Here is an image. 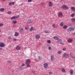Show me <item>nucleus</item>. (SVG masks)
Returning a JSON list of instances; mask_svg holds the SVG:
<instances>
[{
  "label": "nucleus",
  "instance_id": "f3484780",
  "mask_svg": "<svg viewBox=\"0 0 75 75\" xmlns=\"http://www.w3.org/2000/svg\"><path fill=\"white\" fill-rule=\"evenodd\" d=\"M20 32L21 33H23V31H24V29L23 28H22L20 29Z\"/></svg>",
  "mask_w": 75,
  "mask_h": 75
},
{
  "label": "nucleus",
  "instance_id": "5701e85b",
  "mask_svg": "<svg viewBox=\"0 0 75 75\" xmlns=\"http://www.w3.org/2000/svg\"><path fill=\"white\" fill-rule=\"evenodd\" d=\"M14 35L16 37H18V33L17 32H16L15 33Z\"/></svg>",
  "mask_w": 75,
  "mask_h": 75
},
{
  "label": "nucleus",
  "instance_id": "6e6552de",
  "mask_svg": "<svg viewBox=\"0 0 75 75\" xmlns=\"http://www.w3.org/2000/svg\"><path fill=\"white\" fill-rule=\"evenodd\" d=\"M51 59L52 61H54V56L53 55H52L51 56Z\"/></svg>",
  "mask_w": 75,
  "mask_h": 75
},
{
  "label": "nucleus",
  "instance_id": "6ab92c4d",
  "mask_svg": "<svg viewBox=\"0 0 75 75\" xmlns=\"http://www.w3.org/2000/svg\"><path fill=\"white\" fill-rule=\"evenodd\" d=\"M53 38L54 40H58V37L57 36H54Z\"/></svg>",
  "mask_w": 75,
  "mask_h": 75
},
{
  "label": "nucleus",
  "instance_id": "ddd939ff",
  "mask_svg": "<svg viewBox=\"0 0 75 75\" xmlns=\"http://www.w3.org/2000/svg\"><path fill=\"white\" fill-rule=\"evenodd\" d=\"M62 72L65 73V71H66V69H65V68H62Z\"/></svg>",
  "mask_w": 75,
  "mask_h": 75
},
{
  "label": "nucleus",
  "instance_id": "dca6fc26",
  "mask_svg": "<svg viewBox=\"0 0 75 75\" xmlns=\"http://www.w3.org/2000/svg\"><path fill=\"white\" fill-rule=\"evenodd\" d=\"M28 23L29 24H32V23H33V21L31 19H29Z\"/></svg>",
  "mask_w": 75,
  "mask_h": 75
},
{
  "label": "nucleus",
  "instance_id": "bf43d9fd",
  "mask_svg": "<svg viewBox=\"0 0 75 75\" xmlns=\"http://www.w3.org/2000/svg\"><path fill=\"white\" fill-rule=\"evenodd\" d=\"M33 73H35V71H34V72H33Z\"/></svg>",
  "mask_w": 75,
  "mask_h": 75
},
{
  "label": "nucleus",
  "instance_id": "603ef678",
  "mask_svg": "<svg viewBox=\"0 0 75 75\" xmlns=\"http://www.w3.org/2000/svg\"><path fill=\"white\" fill-rule=\"evenodd\" d=\"M61 44H62V45H64V43H61Z\"/></svg>",
  "mask_w": 75,
  "mask_h": 75
},
{
  "label": "nucleus",
  "instance_id": "4be33fe9",
  "mask_svg": "<svg viewBox=\"0 0 75 75\" xmlns=\"http://www.w3.org/2000/svg\"><path fill=\"white\" fill-rule=\"evenodd\" d=\"M44 33H50V32L49 31V30H44Z\"/></svg>",
  "mask_w": 75,
  "mask_h": 75
},
{
  "label": "nucleus",
  "instance_id": "a19ab883",
  "mask_svg": "<svg viewBox=\"0 0 75 75\" xmlns=\"http://www.w3.org/2000/svg\"><path fill=\"white\" fill-rule=\"evenodd\" d=\"M3 25V23H0V27H1Z\"/></svg>",
  "mask_w": 75,
  "mask_h": 75
},
{
  "label": "nucleus",
  "instance_id": "37998d69",
  "mask_svg": "<svg viewBox=\"0 0 75 75\" xmlns=\"http://www.w3.org/2000/svg\"><path fill=\"white\" fill-rule=\"evenodd\" d=\"M28 1L29 3L31 2V1H32V0H28Z\"/></svg>",
  "mask_w": 75,
  "mask_h": 75
},
{
  "label": "nucleus",
  "instance_id": "79ce46f5",
  "mask_svg": "<svg viewBox=\"0 0 75 75\" xmlns=\"http://www.w3.org/2000/svg\"><path fill=\"white\" fill-rule=\"evenodd\" d=\"M25 29H26V30H29V28H26L25 27Z\"/></svg>",
  "mask_w": 75,
  "mask_h": 75
},
{
  "label": "nucleus",
  "instance_id": "864d4df0",
  "mask_svg": "<svg viewBox=\"0 0 75 75\" xmlns=\"http://www.w3.org/2000/svg\"><path fill=\"white\" fill-rule=\"evenodd\" d=\"M0 50H2V48H0Z\"/></svg>",
  "mask_w": 75,
  "mask_h": 75
},
{
  "label": "nucleus",
  "instance_id": "c9c22d12",
  "mask_svg": "<svg viewBox=\"0 0 75 75\" xmlns=\"http://www.w3.org/2000/svg\"><path fill=\"white\" fill-rule=\"evenodd\" d=\"M66 50H67V48H66V47H64L63 48L62 50L64 51H66Z\"/></svg>",
  "mask_w": 75,
  "mask_h": 75
},
{
  "label": "nucleus",
  "instance_id": "9d476101",
  "mask_svg": "<svg viewBox=\"0 0 75 75\" xmlns=\"http://www.w3.org/2000/svg\"><path fill=\"white\" fill-rule=\"evenodd\" d=\"M67 41L69 43H71V42H72V41H73V40L69 39L67 40Z\"/></svg>",
  "mask_w": 75,
  "mask_h": 75
},
{
  "label": "nucleus",
  "instance_id": "9b49d317",
  "mask_svg": "<svg viewBox=\"0 0 75 75\" xmlns=\"http://www.w3.org/2000/svg\"><path fill=\"white\" fill-rule=\"evenodd\" d=\"M62 7L63 8H66V9H68V6L67 5H63Z\"/></svg>",
  "mask_w": 75,
  "mask_h": 75
},
{
  "label": "nucleus",
  "instance_id": "3c124183",
  "mask_svg": "<svg viewBox=\"0 0 75 75\" xmlns=\"http://www.w3.org/2000/svg\"><path fill=\"white\" fill-rule=\"evenodd\" d=\"M18 17H19V16L18 15L16 16V18H18Z\"/></svg>",
  "mask_w": 75,
  "mask_h": 75
},
{
  "label": "nucleus",
  "instance_id": "aec40b11",
  "mask_svg": "<svg viewBox=\"0 0 75 75\" xmlns=\"http://www.w3.org/2000/svg\"><path fill=\"white\" fill-rule=\"evenodd\" d=\"M30 31H34V28L33 27H31L30 29Z\"/></svg>",
  "mask_w": 75,
  "mask_h": 75
},
{
  "label": "nucleus",
  "instance_id": "2eb2a0df",
  "mask_svg": "<svg viewBox=\"0 0 75 75\" xmlns=\"http://www.w3.org/2000/svg\"><path fill=\"white\" fill-rule=\"evenodd\" d=\"M15 3L14 2H10L9 3V6H11L12 5H14Z\"/></svg>",
  "mask_w": 75,
  "mask_h": 75
},
{
  "label": "nucleus",
  "instance_id": "bb28decb",
  "mask_svg": "<svg viewBox=\"0 0 75 75\" xmlns=\"http://www.w3.org/2000/svg\"><path fill=\"white\" fill-rule=\"evenodd\" d=\"M12 23L14 24H16V23H17V21H12Z\"/></svg>",
  "mask_w": 75,
  "mask_h": 75
},
{
  "label": "nucleus",
  "instance_id": "412c9836",
  "mask_svg": "<svg viewBox=\"0 0 75 75\" xmlns=\"http://www.w3.org/2000/svg\"><path fill=\"white\" fill-rule=\"evenodd\" d=\"M68 28V26L66 25H65L63 26V29H66V28Z\"/></svg>",
  "mask_w": 75,
  "mask_h": 75
},
{
  "label": "nucleus",
  "instance_id": "1a4fd4ad",
  "mask_svg": "<svg viewBox=\"0 0 75 75\" xmlns=\"http://www.w3.org/2000/svg\"><path fill=\"white\" fill-rule=\"evenodd\" d=\"M49 7H52V6L53 5V4L51 2H49Z\"/></svg>",
  "mask_w": 75,
  "mask_h": 75
},
{
  "label": "nucleus",
  "instance_id": "0eeeda50",
  "mask_svg": "<svg viewBox=\"0 0 75 75\" xmlns=\"http://www.w3.org/2000/svg\"><path fill=\"white\" fill-rule=\"evenodd\" d=\"M41 38V36H40V35H37L35 36V38L36 39H40Z\"/></svg>",
  "mask_w": 75,
  "mask_h": 75
},
{
  "label": "nucleus",
  "instance_id": "4468645a",
  "mask_svg": "<svg viewBox=\"0 0 75 75\" xmlns=\"http://www.w3.org/2000/svg\"><path fill=\"white\" fill-rule=\"evenodd\" d=\"M71 9L72 11H75V7L74 6H71Z\"/></svg>",
  "mask_w": 75,
  "mask_h": 75
},
{
  "label": "nucleus",
  "instance_id": "052dcab7",
  "mask_svg": "<svg viewBox=\"0 0 75 75\" xmlns=\"http://www.w3.org/2000/svg\"><path fill=\"white\" fill-rule=\"evenodd\" d=\"M0 31H1L0 30Z\"/></svg>",
  "mask_w": 75,
  "mask_h": 75
},
{
  "label": "nucleus",
  "instance_id": "2f4dec72",
  "mask_svg": "<svg viewBox=\"0 0 75 75\" xmlns=\"http://www.w3.org/2000/svg\"><path fill=\"white\" fill-rule=\"evenodd\" d=\"M64 25V23L63 22H62L60 24V26L62 27Z\"/></svg>",
  "mask_w": 75,
  "mask_h": 75
},
{
  "label": "nucleus",
  "instance_id": "de8ad7c7",
  "mask_svg": "<svg viewBox=\"0 0 75 75\" xmlns=\"http://www.w3.org/2000/svg\"><path fill=\"white\" fill-rule=\"evenodd\" d=\"M11 13V11H9L8 12V14H10Z\"/></svg>",
  "mask_w": 75,
  "mask_h": 75
},
{
  "label": "nucleus",
  "instance_id": "6e6d98bb",
  "mask_svg": "<svg viewBox=\"0 0 75 75\" xmlns=\"http://www.w3.org/2000/svg\"><path fill=\"white\" fill-rule=\"evenodd\" d=\"M75 34V33H73V34H74H74Z\"/></svg>",
  "mask_w": 75,
  "mask_h": 75
},
{
  "label": "nucleus",
  "instance_id": "f8f14e48",
  "mask_svg": "<svg viewBox=\"0 0 75 75\" xmlns=\"http://www.w3.org/2000/svg\"><path fill=\"white\" fill-rule=\"evenodd\" d=\"M16 48V50H20V47L19 46H17Z\"/></svg>",
  "mask_w": 75,
  "mask_h": 75
},
{
  "label": "nucleus",
  "instance_id": "4c0bfd02",
  "mask_svg": "<svg viewBox=\"0 0 75 75\" xmlns=\"http://www.w3.org/2000/svg\"><path fill=\"white\" fill-rule=\"evenodd\" d=\"M38 59L39 60H41L42 59V58H41V57H38Z\"/></svg>",
  "mask_w": 75,
  "mask_h": 75
},
{
  "label": "nucleus",
  "instance_id": "f03ea898",
  "mask_svg": "<svg viewBox=\"0 0 75 75\" xmlns=\"http://www.w3.org/2000/svg\"><path fill=\"white\" fill-rule=\"evenodd\" d=\"M63 57L65 59L68 58H69V55L66 53H64L63 54Z\"/></svg>",
  "mask_w": 75,
  "mask_h": 75
},
{
  "label": "nucleus",
  "instance_id": "f257e3e1",
  "mask_svg": "<svg viewBox=\"0 0 75 75\" xmlns=\"http://www.w3.org/2000/svg\"><path fill=\"white\" fill-rule=\"evenodd\" d=\"M75 29V27H71L69 28L68 29H67V31L68 32H70V31H74Z\"/></svg>",
  "mask_w": 75,
  "mask_h": 75
},
{
  "label": "nucleus",
  "instance_id": "13d9d810",
  "mask_svg": "<svg viewBox=\"0 0 75 75\" xmlns=\"http://www.w3.org/2000/svg\"><path fill=\"white\" fill-rule=\"evenodd\" d=\"M1 37V35H0V38Z\"/></svg>",
  "mask_w": 75,
  "mask_h": 75
},
{
  "label": "nucleus",
  "instance_id": "a211bd4d",
  "mask_svg": "<svg viewBox=\"0 0 75 75\" xmlns=\"http://www.w3.org/2000/svg\"><path fill=\"white\" fill-rule=\"evenodd\" d=\"M24 69V67L22 66H21L19 68L18 70L19 71H21L22 70V69Z\"/></svg>",
  "mask_w": 75,
  "mask_h": 75
},
{
  "label": "nucleus",
  "instance_id": "e433bc0d",
  "mask_svg": "<svg viewBox=\"0 0 75 75\" xmlns=\"http://www.w3.org/2000/svg\"><path fill=\"white\" fill-rule=\"evenodd\" d=\"M16 18V17L13 16L11 18V20H13V19H15Z\"/></svg>",
  "mask_w": 75,
  "mask_h": 75
},
{
  "label": "nucleus",
  "instance_id": "c85d7f7f",
  "mask_svg": "<svg viewBox=\"0 0 75 75\" xmlns=\"http://www.w3.org/2000/svg\"><path fill=\"white\" fill-rule=\"evenodd\" d=\"M70 72L71 75H72V74H73V70H70Z\"/></svg>",
  "mask_w": 75,
  "mask_h": 75
},
{
  "label": "nucleus",
  "instance_id": "a18cd8bd",
  "mask_svg": "<svg viewBox=\"0 0 75 75\" xmlns=\"http://www.w3.org/2000/svg\"><path fill=\"white\" fill-rule=\"evenodd\" d=\"M22 67H23L24 66H25V64H24V63H23L22 64Z\"/></svg>",
  "mask_w": 75,
  "mask_h": 75
},
{
  "label": "nucleus",
  "instance_id": "58836bf2",
  "mask_svg": "<svg viewBox=\"0 0 75 75\" xmlns=\"http://www.w3.org/2000/svg\"><path fill=\"white\" fill-rule=\"evenodd\" d=\"M7 62H8V63H9L10 64L11 63V61H10V60H8L7 61Z\"/></svg>",
  "mask_w": 75,
  "mask_h": 75
},
{
  "label": "nucleus",
  "instance_id": "423d86ee",
  "mask_svg": "<svg viewBox=\"0 0 75 75\" xmlns=\"http://www.w3.org/2000/svg\"><path fill=\"white\" fill-rule=\"evenodd\" d=\"M43 67L44 68H47L48 67V64L47 63H45L43 64Z\"/></svg>",
  "mask_w": 75,
  "mask_h": 75
},
{
  "label": "nucleus",
  "instance_id": "393cba45",
  "mask_svg": "<svg viewBox=\"0 0 75 75\" xmlns=\"http://www.w3.org/2000/svg\"><path fill=\"white\" fill-rule=\"evenodd\" d=\"M4 11V8H1L0 9V11H2V12Z\"/></svg>",
  "mask_w": 75,
  "mask_h": 75
},
{
  "label": "nucleus",
  "instance_id": "8fccbe9b",
  "mask_svg": "<svg viewBox=\"0 0 75 75\" xmlns=\"http://www.w3.org/2000/svg\"><path fill=\"white\" fill-rule=\"evenodd\" d=\"M49 74L50 75L51 74H52V72H50Z\"/></svg>",
  "mask_w": 75,
  "mask_h": 75
},
{
  "label": "nucleus",
  "instance_id": "c03bdc74",
  "mask_svg": "<svg viewBox=\"0 0 75 75\" xmlns=\"http://www.w3.org/2000/svg\"><path fill=\"white\" fill-rule=\"evenodd\" d=\"M41 4H42V5H45V3L44 2L41 3Z\"/></svg>",
  "mask_w": 75,
  "mask_h": 75
},
{
  "label": "nucleus",
  "instance_id": "b1692460",
  "mask_svg": "<svg viewBox=\"0 0 75 75\" xmlns=\"http://www.w3.org/2000/svg\"><path fill=\"white\" fill-rule=\"evenodd\" d=\"M29 64V63L26 64V66L28 68H30V67H31V65Z\"/></svg>",
  "mask_w": 75,
  "mask_h": 75
},
{
  "label": "nucleus",
  "instance_id": "f704fd0d",
  "mask_svg": "<svg viewBox=\"0 0 75 75\" xmlns=\"http://www.w3.org/2000/svg\"><path fill=\"white\" fill-rule=\"evenodd\" d=\"M57 53V54H61V52L60 51H58Z\"/></svg>",
  "mask_w": 75,
  "mask_h": 75
},
{
  "label": "nucleus",
  "instance_id": "09e8293b",
  "mask_svg": "<svg viewBox=\"0 0 75 75\" xmlns=\"http://www.w3.org/2000/svg\"><path fill=\"white\" fill-rule=\"evenodd\" d=\"M48 49H49V50H51V47H48Z\"/></svg>",
  "mask_w": 75,
  "mask_h": 75
},
{
  "label": "nucleus",
  "instance_id": "a878e982",
  "mask_svg": "<svg viewBox=\"0 0 75 75\" xmlns=\"http://www.w3.org/2000/svg\"><path fill=\"white\" fill-rule=\"evenodd\" d=\"M52 26L54 28H57V26H55V24H53L52 25Z\"/></svg>",
  "mask_w": 75,
  "mask_h": 75
},
{
  "label": "nucleus",
  "instance_id": "ea45409f",
  "mask_svg": "<svg viewBox=\"0 0 75 75\" xmlns=\"http://www.w3.org/2000/svg\"><path fill=\"white\" fill-rule=\"evenodd\" d=\"M13 41H17V40L16 38H13Z\"/></svg>",
  "mask_w": 75,
  "mask_h": 75
},
{
  "label": "nucleus",
  "instance_id": "20e7f679",
  "mask_svg": "<svg viewBox=\"0 0 75 75\" xmlns=\"http://www.w3.org/2000/svg\"><path fill=\"white\" fill-rule=\"evenodd\" d=\"M62 16H63V14L62 12H59L58 14V16L59 17H62Z\"/></svg>",
  "mask_w": 75,
  "mask_h": 75
},
{
  "label": "nucleus",
  "instance_id": "7c9ffc66",
  "mask_svg": "<svg viewBox=\"0 0 75 75\" xmlns=\"http://www.w3.org/2000/svg\"><path fill=\"white\" fill-rule=\"evenodd\" d=\"M71 21L72 22H74L75 21V18H72L71 19Z\"/></svg>",
  "mask_w": 75,
  "mask_h": 75
},
{
  "label": "nucleus",
  "instance_id": "473e14b6",
  "mask_svg": "<svg viewBox=\"0 0 75 75\" xmlns=\"http://www.w3.org/2000/svg\"><path fill=\"white\" fill-rule=\"evenodd\" d=\"M75 15V13H74L73 14H72L71 15V16L72 17H73Z\"/></svg>",
  "mask_w": 75,
  "mask_h": 75
},
{
  "label": "nucleus",
  "instance_id": "4d7b16f0",
  "mask_svg": "<svg viewBox=\"0 0 75 75\" xmlns=\"http://www.w3.org/2000/svg\"><path fill=\"white\" fill-rule=\"evenodd\" d=\"M3 0V1H6V0Z\"/></svg>",
  "mask_w": 75,
  "mask_h": 75
},
{
  "label": "nucleus",
  "instance_id": "72a5a7b5",
  "mask_svg": "<svg viewBox=\"0 0 75 75\" xmlns=\"http://www.w3.org/2000/svg\"><path fill=\"white\" fill-rule=\"evenodd\" d=\"M58 42H61V41H62V40L60 39H58Z\"/></svg>",
  "mask_w": 75,
  "mask_h": 75
},
{
  "label": "nucleus",
  "instance_id": "7ed1b4c3",
  "mask_svg": "<svg viewBox=\"0 0 75 75\" xmlns=\"http://www.w3.org/2000/svg\"><path fill=\"white\" fill-rule=\"evenodd\" d=\"M4 47V44L2 42H0V48H3Z\"/></svg>",
  "mask_w": 75,
  "mask_h": 75
},
{
  "label": "nucleus",
  "instance_id": "39448f33",
  "mask_svg": "<svg viewBox=\"0 0 75 75\" xmlns=\"http://www.w3.org/2000/svg\"><path fill=\"white\" fill-rule=\"evenodd\" d=\"M30 62H31V59H28L26 60L25 64H30Z\"/></svg>",
  "mask_w": 75,
  "mask_h": 75
},
{
  "label": "nucleus",
  "instance_id": "cd10ccee",
  "mask_svg": "<svg viewBox=\"0 0 75 75\" xmlns=\"http://www.w3.org/2000/svg\"><path fill=\"white\" fill-rule=\"evenodd\" d=\"M47 42L48 44H51V40H49L47 41Z\"/></svg>",
  "mask_w": 75,
  "mask_h": 75
},
{
  "label": "nucleus",
  "instance_id": "5fc2aeb1",
  "mask_svg": "<svg viewBox=\"0 0 75 75\" xmlns=\"http://www.w3.org/2000/svg\"><path fill=\"white\" fill-rule=\"evenodd\" d=\"M61 0V1H63V0Z\"/></svg>",
  "mask_w": 75,
  "mask_h": 75
},
{
  "label": "nucleus",
  "instance_id": "c756f323",
  "mask_svg": "<svg viewBox=\"0 0 75 75\" xmlns=\"http://www.w3.org/2000/svg\"><path fill=\"white\" fill-rule=\"evenodd\" d=\"M70 57H72V58H74L75 57H73V56H72V53H70Z\"/></svg>",
  "mask_w": 75,
  "mask_h": 75
},
{
  "label": "nucleus",
  "instance_id": "49530a36",
  "mask_svg": "<svg viewBox=\"0 0 75 75\" xmlns=\"http://www.w3.org/2000/svg\"><path fill=\"white\" fill-rule=\"evenodd\" d=\"M8 39L9 40H11V37H8Z\"/></svg>",
  "mask_w": 75,
  "mask_h": 75
}]
</instances>
